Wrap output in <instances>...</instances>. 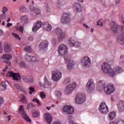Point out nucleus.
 <instances>
[{
	"mask_svg": "<svg viewBox=\"0 0 124 124\" xmlns=\"http://www.w3.org/2000/svg\"><path fill=\"white\" fill-rule=\"evenodd\" d=\"M86 100V95L83 93H78L76 97V102L78 104H81Z\"/></svg>",
	"mask_w": 124,
	"mask_h": 124,
	"instance_id": "8",
	"label": "nucleus"
},
{
	"mask_svg": "<svg viewBox=\"0 0 124 124\" xmlns=\"http://www.w3.org/2000/svg\"><path fill=\"white\" fill-rule=\"evenodd\" d=\"M30 9L31 11H34V12H35L36 15H39L40 14V10L37 8H35L32 6H31L30 7Z\"/></svg>",
	"mask_w": 124,
	"mask_h": 124,
	"instance_id": "25",
	"label": "nucleus"
},
{
	"mask_svg": "<svg viewBox=\"0 0 124 124\" xmlns=\"http://www.w3.org/2000/svg\"><path fill=\"white\" fill-rule=\"evenodd\" d=\"M24 50L27 51V52H30L31 51V46H28L24 47Z\"/></svg>",
	"mask_w": 124,
	"mask_h": 124,
	"instance_id": "48",
	"label": "nucleus"
},
{
	"mask_svg": "<svg viewBox=\"0 0 124 124\" xmlns=\"http://www.w3.org/2000/svg\"><path fill=\"white\" fill-rule=\"evenodd\" d=\"M2 34H3V32H2V31H1V30H0V36L1 35H2Z\"/></svg>",
	"mask_w": 124,
	"mask_h": 124,
	"instance_id": "64",
	"label": "nucleus"
},
{
	"mask_svg": "<svg viewBox=\"0 0 124 124\" xmlns=\"http://www.w3.org/2000/svg\"><path fill=\"white\" fill-rule=\"evenodd\" d=\"M44 81V87H48V86H50V85H51V83L48 81L46 77H45Z\"/></svg>",
	"mask_w": 124,
	"mask_h": 124,
	"instance_id": "31",
	"label": "nucleus"
},
{
	"mask_svg": "<svg viewBox=\"0 0 124 124\" xmlns=\"http://www.w3.org/2000/svg\"><path fill=\"white\" fill-rule=\"evenodd\" d=\"M76 42V40H74L72 38H70L68 40V43L71 47H73L74 46V44H75V42Z\"/></svg>",
	"mask_w": 124,
	"mask_h": 124,
	"instance_id": "28",
	"label": "nucleus"
},
{
	"mask_svg": "<svg viewBox=\"0 0 124 124\" xmlns=\"http://www.w3.org/2000/svg\"><path fill=\"white\" fill-rule=\"evenodd\" d=\"M29 93L30 94H32V93H35V90H34V88L33 87H30L29 89Z\"/></svg>",
	"mask_w": 124,
	"mask_h": 124,
	"instance_id": "38",
	"label": "nucleus"
},
{
	"mask_svg": "<svg viewBox=\"0 0 124 124\" xmlns=\"http://www.w3.org/2000/svg\"><path fill=\"white\" fill-rule=\"evenodd\" d=\"M3 103V98L0 97V106Z\"/></svg>",
	"mask_w": 124,
	"mask_h": 124,
	"instance_id": "53",
	"label": "nucleus"
},
{
	"mask_svg": "<svg viewBox=\"0 0 124 124\" xmlns=\"http://www.w3.org/2000/svg\"><path fill=\"white\" fill-rule=\"evenodd\" d=\"M70 22H71L70 15L67 13H64L61 18V22L62 24H70Z\"/></svg>",
	"mask_w": 124,
	"mask_h": 124,
	"instance_id": "5",
	"label": "nucleus"
},
{
	"mask_svg": "<svg viewBox=\"0 0 124 124\" xmlns=\"http://www.w3.org/2000/svg\"><path fill=\"white\" fill-rule=\"evenodd\" d=\"M64 85H69L70 84V78H67L64 81Z\"/></svg>",
	"mask_w": 124,
	"mask_h": 124,
	"instance_id": "35",
	"label": "nucleus"
},
{
	"mask_svg": "<svg viewBox=\"0 0 124 124\" xmlns=\"http://www.w3.org/2000/svg\"><path fill=\"white\" fill-rule=\"evenodd\" d=\"M25 59L28 62H31V56L29 55L28 54L25 55Z\"/></svg>",
	"mask_w": 124,
	"mask_h": 124,
	"instance_id": "39",
	"label": "nucleus"
},
{
	"mask_svg": "<svg viewBox=\"0 0 124 124\" xmlns=\"http://www.w3.org/2000/svg\"><path fill=\"white\" fill-rule=\"evenodd\" d=\"M64 2L62 1H61V0L58 1V4H60V5H63Z\"/></svg>",
	"mask_w": 124,
	"mask_h": 124,
	"instance_id": "56",
	"label": "nucleus"
},
{
	"mask_svg": "<svg viewBox=\"0 0 124 124\" xmlns=\"http://www.w3.org/2000/svg\"><path fill=\"white\" fill-rule=\"evenodd\" d=\"M110 28L111 31L114 33L116 32H119L121 31V33L118 38L117 42L121 44V45H124V27L121 26V25H117V22L114 21H111L110 23Z\"/></svg>",
	"mask_w": 124,
	"mask_h": 124,
	"instance_id": "1",
	"label": "nucleus"
},
{
	"mask_svg": "<svg viewBox=\"0 0 124 124\" xmlns=\"http://www.w3.org/2000/svg\"><path fill=\"white\" fill-rule=\"evenodd\" d=\"M83 26H84V27H85L86 29H88L89 28V26H88V25H87V24H85V23L83 24Z\"/></svg>",
	"mask_w": 124,
	"mask_h": 124,
	"instance_id": "62",
	"label": "nucleus"
},
{
	"mask_svg": "<svg viewBox=\"0 0 124 124\" xmlns=\"http://www.w3.org/2000/svg\"><path fill=\"white\" fill-rule=\"evenodd\" d=\"M16 30H18L21 33H23L24 32V28H23V26H16Z\"/></svg>",
	"mask_w": 124,
	"mask_h": 124,
	"instance_id": "37",
	"label": "nucleus"
},
{
	"mask_svg": "<svg viewBox=\"0 0 124 124\" xmlns=\"http://www.w3.org/2000/svg\"><path fill=\"white\" fill-rule=\"evenodd\" d=\"M27 8H26V7L24 6H21L19 9V10L21 12H25Z\"/></svg>",
	"mask_w": 124,
	"mask_h": 124,
	"instance_id": "43",
	"label": "nucleus"
},
{
	"mask_svg": "<svg viewBox=\"0 0 124 124\" xmlns=\"http://www.w3.org/2000/svg\"><path fill=\"white\" fill-rule=\"evenodd\" d=\"M15 87L19 91H21V90H23V88L20 86L19 83H16L14 84Z\"/></svg>",
	"mask_w": 124,
	"mask_h": 124,
	"instance_id": "40",
	"label": "nucleus"
},
{
	"mask_svg": "<svg viewBox=\"0 0 124 124\" xmlns=\"http://www.w3.org/2000/svg\"><path fill=\"white\" fill-rule=\"evenodd\" d=\"M114 70L116 71V73H121V72H123V69L121 67H117L115 68Z\"/></svg>",
	"mask_w": 124,
	"mask_h": 124,
	"instance_id": "34",
	"label": "nucleus"
},
{
	"mask_svg": "<svg viewBox=\"0 0 124 124\" xmlns=\"http://www.w3.org/2000/svg\"><path fill=\"white\" fill-rule=\"evenodd\" d=\"M33 101L34 102H36V103H37L39 105H41V102L39 100H38V99L35 98L33 99Z\"/></svg>",
	"mask_w": 124,
	"mask_h": 124,
	"instance_id": "45",
	"label": "nucleus"
},
{
	"mask_svg": "<svg viewBox=\"0 0 124 124\" xmlns=\"http://www.w3.org/2000/svg\"><path fill=\"white\" fill-rule=\"evenodd\" d=\"M44 118L46 122L48 124H51V123H52V119L50 114L47 113H45L44 115Z\"/></svg>",
	"mask_w": 124,
	"mask_h": 124,
	"instance_id": "22",
	"label": "nucleus"
},
{
	"mask_svg": "<svg viewBox=\"0 0 124 124\" xmlns=\"http://www.w3.org/2000/svg\"><path fill=\"white\" fill-rule=\"evenodd\" d=\"M6 77H12L14 80L18 81L20 80V75L19 74L15 73L13 72H8L6 75Z\"/></svg>",
	"mask_w": 124,
	"mask_h": 124,
	"instance_id": "15",
	"label": "nucleus"
},
{
	"mask_svg": "<svg viewBox=\"0 0 124 124\" xmlns=\"http://www.w3.org/2000/svg\"><path fill=\"white\" fill-rule=\"evenodd\" d=\"M40 94L41 98L44 99L46 97V94H45L43 92L41 93Z\"/></svg>",
	"mask_w": 124,
	"mask_h": 124,
	"instance_id": "49",
	"label": "nucleus"
},
{
	"mask_svg": "<svg viewBox=\"0 0 124 124\" xmlns=\"http://www.w3.org/2000/svg\"><path fill=\"white\" fill-rule=\"evenodd\" d=\"M7 11H8V9L6 7H4L2 9V12H3V15H5V13L7 12Z\"/></svg>",
	"mask_w": 124,
	"mask_h": 124,
	"instance_id": "47",
	"label": "nucleus"
},
{
	"mask_svg": "<svg viewBox=\"0 0 124 124\" xmlns=\"http://www.w3.org/2000/svg\"><path fill=\"white\" fill-rule=\"evenodd\" d=\"M41 27H42V22L39 21L35 23V26L32 28V31L36 32Z\"/></svg>",
	"mask_w": 124,
	"mask_h": 124,
	"instance_id": "17",
	"label": "nucleus"
},
{
	"mask_svg": "<svg viewBox=\"0 0 124 124\" xmlns=\"http://www.w3.org/2000/svg\"><path fill=\"white\" fill-rule=\"evenodd\" d=\"M64 59L65 60V62H66V63H68V65L67 66L68 69H71L72 68H73V67H74V62L71 60V59H70V58L65 55L64 57Z\"/></svg>",
	"mask_w": 124,
	"mask_h": 124,
	"instance_id": "12",
	"label": "nucleus"
},
{
	"mask_svg": "<svg viewBox=\"0 0 124 124\" xmlns=\"http://www.w3.org/2000/svg\"><path fill=\"white\" fill-rule=\"evenodd\" d=\"M54 32L58 35V41H62L63 39H65L66 34L65 33L62 32V30L61 28H56Z\"/></svg>",
	"mask_w": 124,
	"mask_h": 124,
	"instance_id": "4",
	"label": "nucleus"
},
{
	"mask_svg": "<svg viewBox=\"0 0 124 124\" xmlns=\"http://www.w3.org/2000/svg\"><path fill=\"white\" fill-rule=\"evenodd\" d=\"M80 63L84 68H88L91 65V59L88 57H84L81 60Z\"/></svg>",
	"mask_w": 124,
	"mask_h": 124,
	"instance_id": "7",
	"label": "nucleus"
},
{
	"mask_svg": "<svg viewBox=\"0 0 124 124\" xmlns=\"http://www.w3.org/2000/svg\"><path fill=\"white\" fill-rule=\"evenodd\" d=\"M12 36H14L16 39H17V40H20L21 39V38L20 37V36L19 35L17 34V33L13 32L12 33Z\"/></svg>",
	"mask_w": 124,
	"mask_h": 124,
	"instance_id": "36",
	"label": "nucleus"
},
{
	"mask_svg": "<svg viewBox=\"0 0 124 124\" xmlns=\"http://www.w3.org/2000/svg\"><path fill=\"white\" fill-rule=\"evenodd\" d=\"M62 109L63 111L65 112L66 114H72L74 112V108L71 106H65Z\"/></svg>",
	"mask_w": 124,
	"mask_h": 124,
	"instance_id": "16",
	"label": "nucleus"
},
{
	"mask_svg": "<svg viewBox=\"0 0 124 124\" xmlns=\"http://www.w3.org/2000/svg\"><path fill=\"white\" fill-rule=\"evenodd\" d=\"M19 98L20 101H21L23 103H24L25 104H27V103H28V99H27V97L25 96V95L23 94L21 95Z\"/></svg>",
	"mask_w": 124,
	"mask_h": 124,
	"instance_id": "26",
	"label": "nucleus"
},
{
	"mask_svg": "<svg viewBox=\"0 0 124 124\" xmlns=\"http://www.w3.org/2000/svg\"><path fill=\"white\" fill-rule=\"evenodd\" d=\"M28 40H29L30 41H32V40H33V37L32 36L29 37L28 38Z\"/></svg>",
	"mask_w": 124,
	"mask_h": 124,
	"instance_id": "59",
	"label": "nucleus"
},
{
	"mask_svg": "<svg viewBox=\"0 0 124 124\" xmlns=\"http://www.w3.org/2000/svg\"><path fill=\"white\" fill-rule=\"evenodd\" d=\"M49 43L47 41H43L39 45L40 48L41 49H45V48H47L48 47V45Z\"/></svg>",
	"mask_w": 124,
	"mask_h": 124,
	"instance_id": "24",
	"label": "nucleus"
},
{
	"mask_svg": "<svg viewBox=\"0 0 124 124\" xmlns=\"http://www.w3.org/2000/svg\"><path fill=\"white\" fill-rule=\"evenodd\" d=\"M117 124H124V121L123 120H120L117 122Z\"/></svg>",
	"mask_w": 124,
	"mask_h": 124,
	"instance_id": "52",
	"label": "nucleus"
},
{
	"mask_svg": "<svg viewBox=\"0 0 124 124\" xmlns=\"http://www.w3.org/2000/svg\"><path fill=\"white\" fill-rule=\"evenodd\" d=\"M43 29L46 31H50L52 30V26L49 23L47 22H45L43 24Z\"/></svg>",
	"mask_w": 124,
	"mask_h": 124,
	"instance_id": "19",
	"label": "nucleus"
},
{
	"mask_svg": "<svg viewBox=\"0 0 124 124\" xmlns=\"http://www.w3.org/2000/svg\"><path fill=\"white\" fill-rule=\"evenodd\" d=\"M31 62H36V57L35 56H31Z\"/></svg>",
	"mask_w": 124,
	"mask_h": 124,
	"instance_id": "51",
	"label": "nucleus"
},
{
	"mask_svg": "<svg viewBox=\"0 0 124 124\" xmlns=\"http://www.w3.org/2000/svg\"><path fill=\"white\" fill-rule=\"evenodd\" d=\"M68 120L70 121L69 123H70V122H72L71 121V120H72V116L70 115V116H68Z\"/></svg>",
	"mask_w": 124,
	"mask_h": 124,
	"instance_id": "57",
	"label": "nucleus"
},
{
	"mask_svg": "<svg viewBox=\"0 0 124 124\" xmlns=\"http://www.w3.org/2000/svg\"><path fill=\"white\" fill-rule=\"evenodd\" d=\"M19 65L21 67H26V64L24 62H20Z\"/></svg>",
	"mask_w": 124,
	"mask_h": 124,
	"instance_id": "50",
	"label": "nucleus"
},
{
	"mask_svg": "<svg viewBox=\"0 0 124 124\" xmlns=\"http://www.w3.org/2000/svg\"><path fill=\"white\" fill-rule=\"evenodd\" d=\"M116 117V112L112 111L108 114V119L110 121L114 120V118Z\"/></svg>",
	"mask_w": 124,
	"mask_h": 124,
	"instance_id": "27",
	"label": "nucleus"
},
{
	"mask_svg": "<svg viewBox=\"0 0 124 124\" xmlns=\"http://www.w3.org/2000/svg\"><path fill=\"white\" fill-rule=\"evenodd\" d=\"M55 95L58 98L61 97V95H62V93L60 91H55Z\"/></svg>",
	"mask_w": 124,
	"mask_h": 124,
	"instance_id": "41",
	"label": "nucleus"
},
{
	"mask_svg": "<svg viewBox=\"0 0 124 124\" xmlns=\"http://www.w3.org/2000/svg\"><path fill=\"white\" fill-rule=\"evenodd\" d=\"M19 112L22 116L24 120L27 121V122H29V123H31V120L30 117L28 116V115L25 113V110H24V106H23V105L20 106Z\"/></svg>",
	"mask_w": 124,
	"mask_h": 124,
	"instance_id": "11",
	"label": "nucleus"
},
{
	"mask_svg": "<svg viewBox=\"0 0 124 124\" xmlns=\"http://www.w3.org/2000/svg\"><path fill=\"white\" fill-rule=\"evenodd\" d=\"M12 57L9 54H4L2 56V59L6 60L7 61H10L11 60Z\"/></svg>",
	"mask_w": 124,
	"mask_h": 124,
	"instance_id": "29",
	"label": "nucleus"
},
{
	"mask_svg": "<svg viewBox=\"0 0 124 124\" xmlns=\"http://www.w3.org/2000/svg\"><path fill=\"white\" fill-rule=\"evenodd\" d=\"M73 7L77 12L80 13L82 11V6L78 2H75L73 4Z\"/></svg>",
	"mask_w": 124,
	"mask_h": 124,
	"instance_id": "18",
	"label": "nucleus"
},
{
	"mask_svg": "<svg viewBox=\"0 0 124 124\" xmlns=\"http://www.w3.org/2000/svg\"><path fill=\"white\" fill-rule=\"evenodd\" d=\"M117 107L119 111L120 112H124V101L123 100L120 101L117 104Z\"/></svg>",
	"mask_w": 124,
	"mask_h": 124,
	"instance_id": "21",
	"label": "nucleus"
},
{
	"mask_svg": "<svg viewBox=\"0 0 124 124\" xmlns=\"http://www.w3.org/2000/svg\"><path fill=\"white\" fill-rule=\"evenodd\" d=\"M2 53V48H1V43L0 42V53Z\"/></svg>",
	"mask_w": 124,
	"mask_h": 124,
	"instance_id": "61",
	"label": "nucleus"
},
{
	"mask_svg": "<svg viewBox=\"0 0 124 124\" xmlns=\"http://www.w3.org/2000/svg\"><path fill=\"white\" fill-rule=\"evenodd\" d=\"M35 106L32 103H30L27 105V109L28 110H30V109H31V108H33Z\"/></svg>",
	"mask_w": 124,
	"mask_h": 124,
	"instance_id": "42",
	"label": "nucleus"
},
{
	"mask_svg": "<svg viewBox=\"0 0 124 124\" xmlns=\"http://www.w3.org/2000/svg\"><path fill=\"white\" fill-rule=\"evenodd\" d=\"M99 110L103 114H105V113H107L109 111L108 107H107L105 103H102L101 104L99 108Z\"/></svg>",
	"mask_w": 124,
	"mask_h": 124,
	"instance_id": "14",
	"label": "nucleus"
},
{
	"mask_svg": "<svg viewBox=\"0 0 124 124\" xmlns=\"http://www.w3.org/2000/svg\"><path fill=\"white\" fill-rule=\"evenodd\" d=\"M24 18L27 20V19H28V16H23L22 19L24 20Z\"/></svg>",
	"mask_w": 124,
	"mask_h": 124,
	"instance_id": "63",
	"label": "nucleus"
},
{
	"mask_svg": "<svg viewBox=\"0 0 124 124\" xmlns=\"http://www.w3.org/2000/svg\"><path fill=\"white\" fill-rule=\"evenodd\" d=\"M52 79L55 82L60 81L62 77V74L59 70H54L51 72Z\"/></svg>",
	"mask_w": 124,
	"mask_h": 124,
	"instance_id": "3",
	"label": "nucleus"
},
{
	"mask_svg": "<svg viewBox=\"0 0 124 124\" xmlns=\"http://www.w3.org/2000/svg\"><path fill=\"white\" fill-rule=\"evenodd\" d=\"M4 18H5V15L0 16V19H4Z\"/></svg>",
	"mask_w": 124,
	"mask_h": 124,
	"instance_id": "60",
	"label": "nucleus"
},
{
	"mask_svg": "<svg viewBox=\"0 0 124 124\" xmlns=\"http://www.w3.org/2000/svg\"><path fill=\"white\" fill-rule=\"evenodd\" d=\"M39 116V111L35 110L32 112V117L33 118H37Z\"/></svg>",
	"mask_w": 124,
	"mask_h": 124,
	"instance_id": "32",
	"label": "nucleus"
},
{
	"mask_svg": "<svg viewBox=\"0 0 124 124\" xmlns=\"http://www.w3.org/2000/svg\"><path fill=\"white\" fill-rule=\"evenodd\" d=\"M12 26H13V24H12V23L8 22V23L7 24V27H8V28H10V27H11Z\"/></svg>",
	"mask_w": 124,
	"mask_h": 124,
	"instance_id": "54",
	"label": "nucleus"
},
{
	"mask_svg": "<svg viewBox=\"0 0 124 124\" xmlns=\"http://www.w3.org/2000/svg\"><path fill=\"white\" fill-rule=\"evenodd\" d=\"M12 48L11 46L8 44L5 43L4 45V50L5 53H10L11 52Z\"/></svg>",
	"mask_w": 124,
	"mask_h": 124,
	"instance_id": "23",
	"label": "nucleus"
},
{
	"mask_svg": "<svg viewBox=\"0 0 124 124\" xmlns=\"http://www.w3.org/2000/svg\"><path fill=\"white\" fill-rule=\"evenodd\" d=\"M97 26H103L102 19H100L97 22Z\"/></svg>",
	"mask_w": 124,
	"mask_h": 124,
	"instance_id": "46",
	"label": "nucleus"
},
{
	"mask_svg": "<svg viewBox=\"0 0 124 124\" xmlns=\"http://www.w3.org/2000/svg\"><path fill=\"white\" fill-rule=\"evenodd\" d=\"M102 69L106 74H108L110 77H114L116 73L111 69V66L108 62H104L102 65Z\"/></svg>",
	"mask_w": 124,
	"mask_h": 124,
	"instance_id": "2",
	"label": "nucleus"
},
{
	"mask_svg": "<svg viewBox=\"0 0 124 124\" xmlns=\"http://www.w3.org/2000/svg\"><path fill=\"white\" fill-rule=\"evenodd\" d=\"M0 89H1V91H5L6 90V84H5V82L3 81L0 84Z\"/></svg>",
	"mask_w": 124,
	"mask_h": 124,
	"instance_id": "30",
	"label": "nucleus"
},
{
	"mask_svg": "<svg viewBox=\"0 0 124 124\" xmlns=\"http://www.w3.org/2000/svg\"><path fill=\"white\" fill-rule=\"evenodd\" d=\"M58 53L60 56H64L67 53V46L65 44H62L58 46Z\"/></svg>",
	"mask_w": 124,
	"mask_h": 124,
	"instance_id": "6",
	"label": "nucleus"
},
{
	"mask_svg": "<svg viewBox=\"0 0 124 124\" xmlns=\"http://www.w3.org/2000/svg\"><path fill=\"white\" fill-rule=\"evenodd\" d=\"M22 79L24 82H25V83H29L30 84H32V83H33V78H32L31 77L24 76L22 77Z\"/></svg>",
	"mask_w": 124,
	"mask_h": 124,
	"instance_id": "20",
	"label": "nucleus"
},
{
	"mask_svg": "<svg viewBox=\"0 0 124 124\" xmlns=\"http://www.w3.org/2000/svg\"><path fill=\"white\" fill-rule=\"evenodd\" d=\"M77 86V85L75 82H74L72 84L67 85V87H66L65 93L67 94L71 93L72 92H73V89H75Z\"/></svg>",
	"mask_w": 124,
	"mask_h": 124,
	"instance_id": "13",
	"label": "nucleus"
},
{
	"mask_svg": "<svg viewBox=\"0 0 124 124\" xmlns=\"http://www.w3.org/2000/svg\"><path fill=\"white\" fill-rule=\"evenodd\" d=\"M104 92L107 94H111L115 92V87L111 83H109L107 86L104 87Z\"/></svg>",
	"mask_w": 124,
	"mask_h": 124,
	"instance_id": "9",
	"label": "nucleus"
},
{
	"mask_svg": "<svg viewBox=\"0 0 124 124\" xmlns=\"http://www.w3.org/2000/svg\"><path fill=\"white\" fill-rule=\"evenodd\" d=\"M11 115H8V116H6L5 118H8V121H11Z\"/></svg>",
	"mask_w": 124,
	"mask_h": 124,
	"instance_id": "55",
	"label": "nucleus"
},
{
	"mask_svg": "<svg viewBox=\"0 0 124 124\" xmlns=\"http://www.w3.org/2000/svg\"><path fill=\"white\" fill-rule=\"evenodd\" d=\"M20 91H22L23 93L25 94H27V93H28V92H27V91L24 90V89H23V88H22V90H20Z\"/></svg>",
	"mask_w": 124,
	"mask_h": 124,
	"instance_id": "58",
	"label": "nucleus"
},
{
	"mask_svg": "<svg viewBox=\"0 0 124 124\" xmlns=\"http://www.w3.org/2000/svg\"><path fill=\"white\" fill-rule=\"evenodd\" d=\"M95 84L93 79H90L87 83L85 89L88 92H93L94 90Z\"/></svg>",
	"mask_w": 124,
	"mask_h": 124,
	"instance_id": "10",
	"label": "nucleus"
},
{
	"mask_svg": "<svg viewBox=\"0 0 124 124\" xmlns=\"http://www.w3.org/2000/svg\"><path fill=\"white\" fill-rule=\"evenodd\" d=\"M99 84L100 85V86H103V87H104V86H105V84H106V82H105V81L102 80H100L99 83Z\"/></svg>",
	"mask_w": 124,
	"mask_h": 124,
	"instance_id": "44",
	"label": "nucleus"
},
{
	"mask_svg": "<svg viewBox=\"0 0 124 124\" xmlns=\"http://www.w3.org/2000/svg\"><path fill=\"white\" fill-rule=\"evenodd\" d=\"M73 47H75L76 48H79L81 47V43H79L77 41H76V42H75V44H74Z\"/></svg>",
	"mask_w": 124,
	"mask_h": 124,
	"instance_id": "33",
	"label": "nucleus"
}]
</instances>
